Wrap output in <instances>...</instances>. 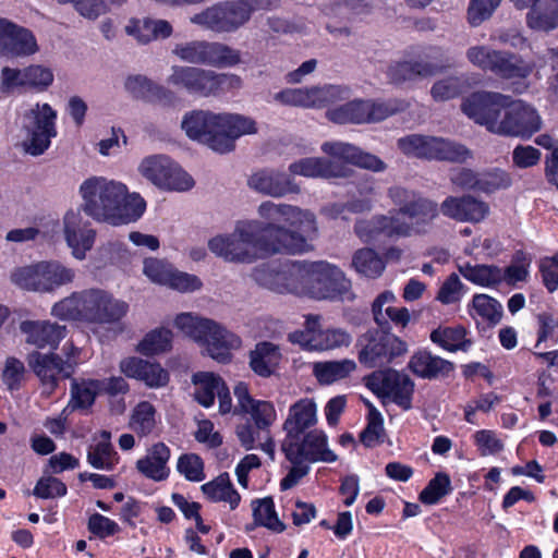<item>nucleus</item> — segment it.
Masks as SVG:
<instances>
[{"instance_id":"1","label":"nucleus","mask_w":558,"mask_h":558,"mask_svg":"<svg viewBox=\"0 0 558 558\" xmlns=\"http://www.w3.org/2000/svg\"><path fill=\"white\" fill-rule=\"evenodd\" d=\"M82 210L97 222L114 227L137 221L146 209L138 193H130L128 186L104 175L85 179L80 187Z\"/></svg>"},{"instance_id":"2","label":"nucleus","mask_w":558,"mask_h":558,"mask_svg":"<svg viewBox=\"0 0 558 558\" xmlns=\"http://www.w3.org/2000/svg\"><path fill=\"white\" fill-rule=\"evenodd\" d=\"M257 213L265 221L262 235L268 244L277 242L295 243L296 251H282L286 254H303L313 250L311 242L317 236L318 228L315 215L308 209H302L290 204L263 202Z\"/></svg>"},{"instance_id":"3","label":"nucleus","mask_w":558,"mask_h":558,"mask_svg":"<svg viewBox=\"0 0 558 558\" xmlns=\"http://www.w3.org/2000/svg\"><path fill=\"white\" fill-rule=\"evenodd\" d=\"M181 128L190 140L219 154L230 153L242 135L255 134L256 122L241 114L192 110L183 116Z\"/></svg>"},{"instance_id":"4","label":"nucleus","mask_w":558,"mask_h":558,"mask_svg":"<svg viewBox=\"0 0 558 558\" xmlns=\"http://www.w3.org/2000/svg\"><path fill=\"white\" fill-rule=\"evenodd\" d=\"M128 312L129 304L125 301L99 288L73 292L51 308V314L59 319L98 325L118 324Z\"/></svg>"},{"instance_id":"5","label":"nucleus","mask_w":558,"mask_h":558,"mask_svg":"<svg viewBox=\"0 0 558 558\" xmlns=\"http://www.w3.org/2000/svg\"><path fill=\"white\" fill-rule=\"evenodd\" d=\"M388 195L395 205L386 216V236L408 238L426 234L436 218L440 206L421 193L400 186L389 189Z\"/></svg>"},{"instance_id":"6","label":"nucleus","mask_w":558,"mask_h":558,"mask_svg":"<svg viewBox=\"0 0 558 558\" xmlns=\"http://www.w3.org/2000/svg\"><path fill=\"white\" fill-rule=\"evenodd\" d=\"M258 220H240L230 234H219L208 242L209 250L231 263H253L257 258L282 251H296L295 243L268 244Z\"/></svg>"},{"instance_id":"7","label":"nucleus","mask_w":558,"mask_h":558,"mask_svg":"<svg viewBox=\"0 0 558 558\" xmlns=\"http://www.w3.org/2000/svg\"><path fill=\"white\" fill-rule=\"evenodd\" d=\"M277 5V0H225L192 15L190 21L217 34H230L243 27L254 11Z\"/></svg>"},{"instance_id":"8","label":"nucleus","mask_w":558,"mask_h":558,"mask_svg":"<svg viewBox=\"0 0 558 558\" xmlns=\"http://www.w3.org/2000/svg\"><path fill=\"white\" fill-rule=\"evenodd\" d=\"M174 326L186 337L205 347L209 356L226 363L230 351L241 347V339L213 319L192 313H181L174 319Z\"/></svg>"},{"instance_id":"9","label":"nucleus","mask_w":558,"mask_h":558,"mask_svg":"<svg viewBox=\"0 0 558 558\" xmlns=\"http://www.w3.org/2000/svg\"><path fill=\"white\" fill-rule=\"evenodd\" d=\"M311 263L272 260L255 267L253 280L272 292L308 296Z\"/></svg>"},{"instance_id":"10","label":"nucleus","mask_w":558,"mask_h":558,"mask_svg":"<svg viewBox=\"0 0 558 558\" xmlns=\"http://www.w3.org/2000/svg\"><path fill=\"white\" fill-rule=\"evenodd\" d=\"M167 83L170 86L184 89L191 95L202 97L215 96L242 87V80L235 74L216 73L191 65H172Z\"/></svg>"},{"instance_id":"11","label":"nucleus","mask_w":558,"mask_h":558,"mask_svg":"<svg viewBox=\"0 0 558 558\" xmlns=\"http://www.w3.org/2000/svg\"><path fill=\"white\" fill-rule=\"evenodd\" d=\"M234 396L241 411L247 415V421L238 425L236 436L241 445L251 450L262 439V434H268L277 421V411L272 402L254 399L244 383L235 386Z\"/></svg>"},{"instance_id":"12","label":"nucleus","mask_w":558,"mask_h":558,"mask_svg":"<svg viewBox=\"0 0 558 558\" xmlns=\"http://www.w3.org/2000/svg\"><path fill=\"white\" fill-rule=\"evenodd\" d=\"M466 58L480 70L490 72L504 80H524L534 69L532 62L524 61L520 56L496 50L486 45L470 47L466 50Z\"/></svg>"},{"instance_id":"13","label":"nucleus","mask_w":558,"mask_h":558,"mask_svg":"<svg viewBox=\"0 0 558 558\" xmlns=\"http://www.w3.org/2000/svg\"><path fill=\"white\" fill-rule=\"evenodd\" d=\"M398 146L409 157L463 163L473 157L464 145L442 137L412 134L398 141Z\"/></svg>"},{"instance_id":"14","label":"nucleus","mask_w":558,"mask_h":558,"mask_svg":"<svg viewBox=\"0 0 558 558\" xmlns=\"http://www.w3.org/2000/svg\"><path fill=\"white\" fill-rule=\"evenodd\" d=\"M75 278V270L58 260L40 262L35 265L15 269L11 280L22 289L51 292L71 283Z\"/></svg>"},{"instance_id":"15","label":"nucleus","mask_w":558,"mask_h":558,"mask_svg":"<svg viewBox=\"0 0 558 558\" xmlns=\"http://www.w3.org/2000/svg\"><path fill=\"white\" fill-rule=\"evenodd\" d=\"M308 298L351 302L355 294L351 281L339 267L320 260L311 263Z\"/></svg>"},{"instance_id":"16","label":"nucleus","mask_w":558,"mask_h":558,"mask_svg":"<svg viewBox=\"0 0 558 558\" xmlns=\"http://www.w3.org/2000/svg\"><path fill=\"white\" fill-rule=\"evenodd\" d=\"M459 274L471 283L483 288H496L505 282L515 287L519 282H525L529 278V264L512 263L506 268L497 265L471 264L469 262L458 264Z\"/></svg>"},{"instance_id":"17","label":"nucleus","mask_w":558,"mask_h":558,"mask_svg":"<svg viewBox=\"0 0 558 558\" xmlns=\"http://www.w3.org/2000/svg\"><path fill=\"white\" fill-rule=\"evenodd\" d=\"M138 170L144 178L163 190L184 192L194 185L192 177L165 155L144 158Z\"/></svg>"},{"instance_id":"18","label":"nucleus","mask_w":558,"mask_h":558,"mask_svg":"<svg viewBox=\"0 0 558 558\" xmlns=\"http://www.w3.org/2000/svg\"><path fill=\"white\" fill-rule=\"evenodd\" d=\"M56 119L57 112L48 104H36L25 112L23 126L28 134L27 153L38 156L48 149L51 138L57 135Z\"/></svg>"},{"instance_id":"19","label":"nucleus","mask_w":558,"mask_h":558,"mask_svg":"<svg viewBox=\"0 0 558 558\" xmlns=\"http://www.w3.org/2000/svg\"><path fill=\"white\" fill-rule=\"evenodd\" d=\"M507 105H509V96L483 90L473 93L465 98L461 109L475 123L484 125L489 132L496 134Z\"/></svg>"},{"instance_id":"20","label":"nucleus","mask_w":558,"mask_h":558,"mask_svg":"<svg viewBox=\"0 0 558 558\" xmlns=\"http://www.w3.org/2000/svg\"><path fill=\"white\" fill-rule=\"evenodd\" d=\"M282 451H289L291 459L301 458L307 463L337 461V454L328 447V437L322 429H311L298 437L283 439Z\"/></svg>"},{"instance_id":"21","label":"nucleus","mask_w":558,"mask_h":558,"mask_svg":"<svg viewBox=\"0 0 558 558\" xmlns=\"http://www.w3.org/2000/svg\"><path fill=\"white\" fill-rule=\"evenodd\" d=\"M348 97V88L337 85L286 88L275 94L274 99L286 106L323 108Z\"/></svg>"},{"instance_id":"22","label":"nucleus","mask_w":558,"mask_h":558,"mask_svg":"<svg viewBox=\"0 0 558 558\" xmlns=\"http://www.w3.org/2000/svg\"><path fill=\"white\" fill-rule=\"evenodd\" d=\"M541 118L533 107L522 100H511L509 97V105L504 109L496 134L530 137L541 129Z\"/></svg>"},{"instance_id":"23","label":"nucleus","mask_w":558,"mask_h":558,"mask_svg":"<svg viewBox=\"0 0 558 558\" xmlns=\"http://www.w3.org/2000/svg\"><path fill=\"white\" fill-rule=\"evenodd\" d=\"M63 235L68 246L76 259H84L92 250L96 239V231L82 215V208L69 209L62 219Z\"/></svg>"},{"instance_id":"24","label":"nucleus","mask_w":558,"mask_h":558,"mask_svg":"<svg viewBox=\"0 0 558 558\" xmlns=\"http://www.w3.org/2000/svg\"><path fill=\"white\" fill-rule=\"evenodd\" d=\"M28 364L39 377L44 392L47 395H51L56 390L60 378H70L73 374V363L63 362L54 353L34 352L28 356Z\"/></svg>"},{"instance_id":"25","label":"nucleus","mask_w":558,"mask_h":558,"mask_svg":"<svg viewBox=\"0 0 558 558\" xmlns=\"http://www.w3.org/2000/svg\"><path fill=\"white\" fill-rule=\"evenodd\" d=\"M384 304V293L377 295L373 304V314L378 328L369 330L359 340L361 347L359 360L366 367L380 366L384 360V317L381 306Z\"/></svg>"},{"instance_id":"26","label":"nucleus","mask_w":558,"mask_h":558,"mask_svg":"<svg viewBox=\"0 0 558 558\" xmlns=\"http://www.w3.org/2000/svg\"><path fill=\"white\" fill-rule=\"evenodd\" d=\"M440 213L458 222L478 223L488 216L489 206L472 195L448 196L440 204Z\"/></svg>"},{"instance_id":"27","label":"nucleus","mask_w":558,"mask_h":558,"mask_svg":"<svg viewBox=\"0 0 558 558\" xmlns=\"http://www.w3.org/2000/svg\"><path fill=\"white\" fill-rule=\"evenodd\" d=\"M248 185L254 191L275 198L299 193L300 187L287 173L275 169H260L248 179Z\"/></svg>"},{"instance_id":"28","label":"nucleus","mask_w":558,"mask_h":558,"mask_svg":"<svg viewBox=\"0 0 558 558\" xmlns=\"http://www.w3.org/2000/svg\"><path fill=\"white\" fill-rule=\"evenodd\" d=\"M318 422L317 404L313 398L304 397L293 402L282 424L284 439H291L311 430Z\"/></svg>"},{"instance_id":"29","label":"nucleus","mask_w":558,"mask_h":558,"mask_svg":"<svg viewBox=\"0 0 558 558\" xmlns=\"http://www.w3.org/2000/svg\"><path fill=\"white\" fill-rule=\"evenodd\" d=\"M327 116L332 122L344 123H369L383 119L384 109L372 100H353L343 106L328 110Z\"/></svg>"},{"instance_id":"30","label":"nucleus","mask_w":558,"mask_h":558,"mask_svg":"<svg viewBox=\"0 0 558 558\" xmlns=\"http://www.w3.org/2000/svg\"><path fill=\"white\" fill-rule=\"evenodd\" d=\"M289 171L293 175L306 178H347L350 170L344 165L336 160H329L320 157H306L292 162Z\"/></svg>"},{"instance_id":"31","label":"nucleus","mask_w":558,"mask_h":558,"mask_svg":"<svg viewBox=\"0 0 558 558\" xmlns=\"http://www.w3.org/2000/svg\"><path fill=\"white\" fill-rule=\"evenodd\" d=\"M408 369L422 379L447 377L453 371V364L426 349L415 351L408 362Z\"/></svg>"},{"instance_id":"32","label":"nucleus","mask_w":558,"mask_h":558,"mask_svg":"<svg viewBox=\"0 0 558 558\" xmlns=\"http://www.w3.org/2000/svg\"><path fill=\"white\" fill-rule=\"evenodd\" d=\"M120 368L125 376L141 380L149 388L165 387L169 381V374L160 364L138 357L123 360Z\"/></svg>"},{"instance_id":"33","label":"nucleus","mask_w":558,"mask_h":558,"mask_svg":"<svg viewBox=\"0 0 558 558\" xmlns=\"http://www.w3.org/2000/svg\"><path fill=\"white\" fill-rule=\"evenodd\" d=\"M170 448L163 442H157L147 450L145 457L137 460L136 469L146 478L162 482L170 475Z\"/></svg>"},{"instance_id":"34","label":"nucleus","mask_w":558,"mask_h":558,"mask_svg":"<svg viewBox=\"0 0 558 558\" xmlns=\"http://www.w3.org/2000/svg\"><path fill=\"white\" fill-rule=\"evenodd\" d=\"M21 331L26 336V341L37 348L49 347L56 349L59 342L66 336L65 326L46 320L23 322L21 324Z\"/></svg>"},{"instance_id":"35","label":"nucleus","mask_w":558,"mask_h":558,"mask_svg":"<svg viewBox=\"0 0 558 558\" xmlns=\"http://www.w3.org/2000/svg\"><path fill=\"white\" fill-rule=\"evenodd\" d=\"M322 150L335 159L342 160L361 168L379 170L381 160L374 155L362 151L359 147L344 142H325Z\"/></svg>"},{"instance_id":"36","label":"nucleus","mask_w":558,"mask_h":558,"mask_svg":"<svg viewBox=\"0 0 558 558\" xmlns=\"http://www.w3.org/2000/svg\"><path fill=\"white\" fill-rule=\"evenodd\" d=\"M101 384L95 378H72L70 400L63 409V414L75 411L86 413L95 403L100 392Z\"/></svg>"},{"instance_id":"37","label":"nucleus","mask_w":558,"mask_h":558,"mask_svg":"<svg viewBox=\"0 0 558 558\" xmlns=\"http://www.w3.org/2000/svg\"><path fill=\"white\" fill-rule=\"evenodd\" d=\"M128 35L134 37L142 45L154 40L169 38L173 28L166 20H156L150 17L132 19L125 26Z\"/></svg>"},{"instance_id":"38","label":"nucleus","mask_w":558,"mask_h":558,"mask_svg":"<svg viewBox=\"0 0 558 558\" xmlns=\"http://www.w3.org/2000/svg\"><path fill=\"white\" fill-rule=\"evenodd\" d=\"M415 384L405 373L386 368V399L402 410L412 408Z\"/></svg>"},{"instance_id":"39","label":"nucleus","mask_w":558,"mask_h":558,"mask_svg":"<svg viewBox=\"0 0 558 558\" xmlns=\"http://www.w3.org/2000/svg\"><path fill=\"white\" fill-rule=\"evenodd\" d=\"M468 314L477 324L489 327L498 325L504 316V306L495 298L485 293H475L466 306Z\"/></svg>"},{"instance_id":"40","label":"nucleus","mask_w":558,"mask_h":558,"mask_svg":"<svg viewBox=\"0 0 558 558\" xmlns=\"http://www.w3.org/2000/svg\"><path fill=\"white\" fill-rule=\"evenodd\" d=\"M110 432L102 430L87 450V462L98 470L111 471L119 461V456L111 445Z\"/></svg>"},{"instance_id":"41","label":"nucleus","mask_w":558,"mask_h":558,"mask_svg":"<svg viewBox=\"0 0 558 558\" xmlns=\"http://www.w3.org/2000/svg\"><path fill=\"white\" fill-rule=\"evenodd\" d=\"M529 8L526 25L531 29L548 33L558 27V0H544Z\"/></svg>"},{"instance_id":"42","label":"nucleus","mask_w":558,"mask_h":558,"mask_svg":"<svg viewBox=\"0 0 558 558\" xmlns=\"http://www.w3.org/2000/svg\"><path fill=\"white\" fill-rule=\"evenodd\" d=\"M281 361V352L278 345L271 342H259L251 352L250 365L262 377L270 376Z\"/></svg>"},{"instance_id":"43","label":"nucleus","mask_w":558,"mask_h":558,"mask_svg":"<svg viewBox=\"0 0 558 558\" xmlns=\"http://www.w3.org/2000/svg\"><path fill=\"white\" fill-rule=\"evenodd\" d=\"M202 492L210 501L228 504L231 510L236 509L241 501V496L231 483L228 473H222L202 485Z\"/></svg>"},{"instance_id":"44","label":"nucleus","mask_w":558,"mask_h":558,"mask_svg":"<svg viewBox=\"0 0 558 558\" xmlns=\"http://www.w3.org/2000/svg\"><path fill=\"white\" fill-rule=\"evenodd\" d=\"M4 46L3 57H28L38 51V45L34 34L17 24H14L11 34L7 37Z\"/></svg>"},{"instance_id":"45","label":"nucleus","mask_w":558,"mask_h":558,"mask_svg":"<svg viewBox=\"0 0 558 558\" xmlns=\"http://www.w3.org/2000/svg\"><path fill=\"white\" fill-rule=\"evenodd\" d=\"M466 333L463 326L438 327L430 332L429 338L433 343L446 351L466 352L472 345V341L466 338Z\"/></svg>"},{"instance_id":"46","label":"nucleus","mask_w":558,"mask_h":558,"mask_svg":"<svg viewBox=\"0 0 558 558\" xmlns=\"http://www.w3.org/2000/svg\"><path fill=\"white\" fill-rule=\"evenodd\" d=\"M356 368L353 360L316 362L313 365V374L322 385H331L349 377Z\"/></svg>"},{"instance_id":"47","label":"nucleus","mask_w":558,"mask_h":558,"mask_svg":"<svg viewBox=\"0 0 558 558\" xmlns=\"http://www.w3.org/2000/svg\"><path fill=\"white\" fill-rule=\"evenodd\" d=\"M193 383L195 385V399L205 408L214 404L215 398L225 383L214 373L201 372L193 375Z\"/></svg>"},{"instance_id":"48","label":"nucleus","mask_w":558,"mask_h":558,"mask_svg":"<svg viewBox=\"0 0 558 558\" xmlns=\"http://www.w3.org/2000/svg\"><path fill=\"white\" fill-rule=\"evenodd\" d=\"M252 510L255 525L264 526L275 533L286 530L284 523L277 515L271 497L253 500Z\"/></svg>"},{"instance_id":"49","label":"nucleus","mask_w":558,"mask_h":558,"mask_svg":"<svg viewBox=\"0 0 558 558\" xmlns=\"http://www.w3.org/2000/svg\"><path fill=\"white\" fill-rule=\"evenodd\" d=\"M241 62L239 50L217 41H207L205 65L231 68Z\"/></svg>"},{"instance_id":"50","label":"nucleus","mask_w":558,"mask_h":558,"mask_svg":"<svg viewBox=\"0 0 558 558\" xmlns=\"http://www.w3.org/2000/svg\"><path fill=\"white\" fill-rule=\"evenodd\" d=\"M352 266L364 277L377 278L384 270V260L374 250L361 248L354 253Z\"/></svg>"},{"instance_id":"51","label":"nucleus","mask_w":558,"mask_h":558,"mask_svg":"<svg viewBox=\"0 0 558 558\" xmlns=\"http://www.w3.org/2000/svg\"><path fill=\"white\" fill-rule=\"evenodd\" d=\"M156 409L148 401L140 402L133 410L131 428L141 436L150 434L156 427Z\"/></svg>"},{"instance_id":"52","label":"nucleus","mask_w":558,"mask_h":558,"mask_svg":"<svg viewBox=\"0 0 558 558\" xmlns=\"http://www.w3.org/2000/svg\"><path fill=\"white\" fill-rule=\"evenodd\" d=\"M368 413L367 425L360 435L361 442L367 448H374L380 444L383 433L381 413L368 401L363 399Z\"/></svg>"},{"instance_id":"53","label":"nucleus","mask_w":558,"mask_h":558,"mask_svg":"<svg viewBox=\"0 0 558 558\" xmlns=\"http://www.w3.org/2000/svg\"><path fill=\"white\" fill-rule=\"evenodd\" d=\"M451 492V481L448 474L437 473L420 493L418 499L424 505H436Z\"/></svg>"},{"instance_id":"54","label":"nucleus","mask_w":558,"mask_h":558,"mask_svg":"<svg viewBox=\"0 0 558 558\" xmlns=\"http://www.w3.org/2000/svg\"><path fill=\"white\" fill-rule=\"evenodd\" d=\"M172 332L167 328H158L145 336L137 350L144 355L165 352L171 348Z\"/></svg>"},{"instance_id":"55","label":"nucleus","mask_w":558,"mask_h":558,"mask_svg":"<svg viewBox=\"0 0 558 558\" xmlns=\"http://www.w3.org/2000/svg\"><path fill=\"white\" fill-rule=\"evenodd\" d=\"M439 66L429 62H401L396 69L389 70V76L396 83L407 80H412L415 75H432Z\"/></svg>"},{"instance_id":"56","label":"nucleus","mask_w":558,"mask_h":558,"mask_svg":"<svg viewBox=\"0 0 558 558\" xmlns=\"http://www.w3.org/2000/svg\"><path fill=\"white\" fill-rule=\"evenodd\" d=\"M468 292V287L460 280L457 274H450L441 283L436 300L444 305L460 303Z\"/></svg>"},{"instance_id":"57","label":"nucleus","mask_w":558,"mask_h":558,"mask_svg":"<svg viewBox=\"0 0 558 558\" xmlns=\"http://www.w3.org/2000/svg\"><path fill=\"white\" fill-rule=\"evenodd\" d=\"M352 341L351 336L342 329L322 330L316 327L315 351H328L340 347H348Z\"/></svg>"},{"instance_id":"58","label":"nucleus","mask_w":558,"mask_h":558,"mask_svg":"<svg viewBox=\"0 0 558 558\" xmlns=\"http://www.w3.org/2000/svg\"><path fill=\"white\" fill-rule=\"evenodd\" d=\"M206 48V40H192L177 44L172 49V53L183 62L191 64H205Z\"/></svg>"},{"instance_id":"59","label":"nucleus","mask_w":558,"mask_h":558,"mask_svg":"<svg viewBox=\"0 0 558 558\" xmlns=\"http://www.w3.org/2000/svg\"><path fill=\"white\" fill-rule=\"evenodd\" d=\"M466 88V80L462 76H452L436 82L430 90L436 101H445L462 94Z\"/></svg>"},{"instance_id":"60","label":"nucleus","mask_w":558,"mask_h":558,"mask_svg":"<svg viewBox=\"0 0 558 558\" xmlns=\"http://www.w3.org/2000/svg\"><path fill=\"white\" fill-rule=\"evenodd\" d=\"M177 470L190 482H202L206 477L204 462L196 453H184L180 456Z\"/></svg>"},{"instance_id":"61","label":"nucleus","mask_w":558,"mask_h":558,"mask_svg":"<svg viewBox=\"0 0 558 558\" xmlns=\"http://www.w3.org/2000/svg\"><path fill=\"white\" fill-rule=\"evenodd\" d=\"M511 184L509 174L500 169L478 173L477 192L493 193Z\"/></svg>"},{"instance_id":"62","label":"nucleus","mask_w":558,"mask_h":558,"mask_svg":"<svg viewBox=\"0 0 558 558\" xmlns=\"http://www.w3.org/2000/svg\"><path fill=\"white\" fill-rule=\"evenodd\" d=\"M474 444L482 457L494 456L504 450V442L497 437L496 432L481 429L473 435Z\"/></svg>"},{"instance_id":"63","label":"nucleus","mask_w":558,"mask_h":558,"mask_svg":"<svg viewBox=\"0 0 558 558\" xmlns=\"http://www.w3.org/2000/svg\"><path fill=\"white\" fill-rule=\"evenodd\" d=\"M501 0H471L468 9V19L472 26H478L489 19Z\"/></svg>"},{"instance_id":"64","label":"nucleus","mask_w":558,"mask_h":558,"mask_svg":"<svg viewBox=\"0 0 558 558\" xmlns=\"http://www.w3.org/2000/svg\"><path fill=\"white\" fill-rule=\"evenodd\" d=\"M66 492L68 488L61 480L53 476H46L37 482L33 494L41 499H52L65 496Z\"/></svg>"}]
</instances>
